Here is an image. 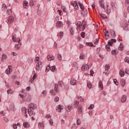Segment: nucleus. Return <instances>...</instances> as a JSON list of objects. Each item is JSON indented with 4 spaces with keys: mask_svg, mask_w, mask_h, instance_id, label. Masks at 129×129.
<instances>
[{
    "mask_svg": "<svg viewBox=\"0 0 129 129\" xmlns=\"http://www.w3.org/2000/svg\"><path fill=\"white\" fill-rule=\"evenodd\" d=\"M77 124H78V125H80V124H81V122L80 121V119H77Z\"/></svg>",
    "mask_w": 129,
    "mask_h": 129,
    "instance_id": "53",
    "label": "nucleus"
},
{
    "mask_svg": "<svg viewBox=\"0 0 129 129\" xmlns=\"http://www.w3.org/2000/svg\"><path fill=\"white\" fill-rule=\"evenodd\" d=\"M124 61L126 63H128V64H129V57L126 56L125 58H124Z\"/></svg>",
    "mask_w": 129,
    "mask_h": 129,
    "instance_id": "46",
    "label": "nucleus"
},
{
    "mask_svg": "<svg viewBox=\"0 0 129 129\" xmlns=\"http://www.w3.org/2000/svg\"><path fill=\"white\" fill-rule=\"evenodd\" d=\"M87 87L89 88H91L92 87V85L91 84V83H87Z\"/></svg>",
    "mask_w": 129,
    "mask_h": 129,
    "instance_id": "55",
    "label": "nucleus"
},
{
    "mask_svg": "<svg viewBox=\"0 0 129 129\" xmlns=\"http://www.w3.org/2000/svg\"><path fill=\"white\" fill-rule=\"evenodd\" d=\"M84 53H81L80 55V60H83L84 59Z\"/></svg>",
    "mask_w": 129,
    "mask_h": 129,
    "instance_id": "43",
    "label": "nucleus"
},
{
    "mask_svg": "<svg viewBox=\"0 0 129 129\" xmlns=\"http://www.w3.org/2000/svg\"><path fill=\"white\" fill-rule=\"evenodd\" d=\"M111 54H112V55H116V54H117V52H116V49L112 50Z\"/></svg>",
    "mask_w": 129,
    "mask_h": 129,
    "instance_id": "44",
    "label": "nucleus"
},
{
    "mask_svg": "<svg viewBox=\"0 0 129 129\" xmlns=\"http://www.w3.org/2000/svg\"><path fill=\"white\" fill-rule=\"evenodd\" d=\"M49 93L50 94H51V95H56V93L57 92H56L55 91H54V90H50Z\"/></svg>",
    "mask_w": 129,
    "mask_h": 129,
    "instance_id": "34",
    "label": "nucleus"
},
{
    "mask_svg": "<svg viewBox=\"0 0 129 129\" xmlns=\"http://www.w3.org/2000/svg\"><path fill=\"white\" fill-rule=\"evenodd\" d=\"M125 101H126V95H123L121 97V102H122V103H124Z\"/></svg>",
    "mask_w": 129,
    "mask_h": 129,
    "instance_id": "10",
    "label": "nucleus"
},
{
    "mask_svg": "<svg viewBox=\"0 0 129 129\" xmlns=\"http://www.w3.org/2000/svg\"><path fill=\"white\" fill-rule=\"evenodd\" d=\"M89 69V65L88 64H83L82 67V71H86Z\"/></svg>",
    "mask_w": 129,
    "mask_h": 129,
    "instance_id": "5",
    "label": "nucleus"
},
{
    "mask_svg": "<svg viewBox=\"0 0 129 129\" xmlns=\"http://www.w3.org/2000/svg\"><path fill=\"white\" fill-rule=\"evenodd\" d=\"M73 6L75 7V10H79V6L77 4V2L75 1L73 4Z\"/></svg>",
    "mask_w": 129,
    "mask_h": 129,
    "instance_id": "21",
    "label": "nucleus"
},
{
    "mask_svg": "<svg viewBox=\"0 0 129 129\" xmlns=\"http://www.w3.org/2000/svg\"><path fill=\"white\" fill-rule=\"evenodd\" d=\"M79 7H80V8H81V10H82V11H84L85 9H84V6H83V4L80 3V2H79Z\"/></svg>",
    "mask_w": 129,
    "mask_h": 129,
    "instance_id": "36",
    "label": "nucleus"
},
{
    "mask_svg": "<svg viewBox=\"0 0 129 129\" xmlns=\"http://www.w3.org/2000/svg\"><path fill=\"white\" fill-rule=\"evenodd\" d=\"M2 10V11H6L7 5H6V4H3Z\"/></svg>",
    "mask_w": 129,
    "mask_h": 129,
    "instance_id": "38",
    "label": "nucleus"
},
{
    "mask_svg": "<svg viewBox=\"0 0 129 129\" xmlns=\"http://www.w3.org/2000/svg\"><path fill=\"white\" fill-rule=\"evenodd\" d=\"M7 58H8V56L6 55V54L5 53H3L2 58V62H4V61H5V60H6V59H7Z\"/></svg>",
    "mask_w": 129,
    "mask_h": 129,
    "instance_id": "27",
    "label": "nucleus"
},
{
    "mask_svg": "<svg viewBox=\"0 0 129 129\" xmlns=\"http://www.w3.org/2000/svg\"><path fill=\"white\" fill-rule=\"evenodd\" d=\"M107 9L105 10V12L106 13V14H107V15H109L110 14V9L108 8V5H107Z\"/></svg>",
    "mask_w": 129,
    "mask_h": 129,
    "instance_id": "26",
    "label": "nucleus"
},
{
    "mask_svg": "<svg viewBox=\"0 0 129 129\" xmlns=\"http://www.w3.org/2000/svg\"><path fill=\"white\" fill-rule=\"evenodd\" d=\"M82 113V106L80 105L78 107V114H81Z\"/></svg>",
    "mask_w": 129,
    "mask_h": 129,
    "instance_id": "17",
    "label": "nucleus"
},
{
    "mask_svg": "<svg viewBox=\"0 0 129 129\" xmlns=\"http://www.w3.org/2000/svg\"><path fill=\"white\" fill-rule=\"evenodd\" d=\"M63 109V106L61 105H58L56 107V111L57 112H61V111Z\"/></svg>",
    "mask_w": 129,
    "mask_h": 129,
    "instance_id": "6",
    "label": "nucleus"
},
{
    "mask_svg": "<svg viewBox=\"0 0 129 129\" xmlns=\"http://www.w3.org/2000/svg\"><path fill=\"white\" fill-rule=\"evenodd\" d=\"M105 48L108 52H110V44H108L106 45Z\"/></svg>",
    "mask_w": 129,
    "mask_h": 129,
    "instance_id": "32",
    "label": "nucleus"
},
{
    "mask_svg": "<svg viewBox=\"0 0 129 129\" xmlns=\"http://www.w3.org/2000/svg\"><path fill=\"white\" fill-rule=\"evenodd\" d=\"M8 22L9 23V24H12V23H13V22H14V17L13 16H10L8 18Z\"/></svg>",
    "mask_w": 129,
    "mask_h": 129,
    "instance_id": "16",
    "label": "nucleus"
},
{
    "mask_svg": "<svg viewBox=\"0 0 129 129\" xmlns=\"http://www.w3.org/2000/svg\"><path fill=\"white\" fill-rule=\"evenodd\" d=\"M29 109H37V105L36 104H34L33 103H30L29 105Z\"/></svg>",
    "mask_w": 129,
    "mask_h": 129,
    "instance_id": "3",
    "label": "nucleus"
},
{
    "mask_svg": "<svg viewBox=\"0 0 129 129\" xmlns=\"http://www.w3.org/2000/svg\"><path fill=\"white\" fill-rule=\"evenodd\" d=\"M7 93H8V94H12L13 93H14V90L10 89L9 90H7Z\"/></svg>",
    "mask_w": 129,
    "mask_h": 129,
    "instance_id": "40",
    "label": "nucleus"
},
{
    "mask_svg": "<svg viewBox=\"0 0 129 129\" xmlns=\"http://www.w3.org/2000/svg\"><path fill=\"white\" fill-rule=\"evenodd\" d=\"M109 66H107V64H106L105 66V71H108L109 70Z\"/></svg>",
    "mask_w": 129,
    "mask_h": 129,
    "instance_id": "47",
    "label": "nucleus"
},
{
    "mask_svg": "<svg viewBox=\"0 0 129 129\" xmlns=\"http://www.w3.org/2000/svg\"><path fill=\"white\" fill-rule=\"evenodd\" d=\"M13 67L12 66H9L8 68L6 71V74H11V72L13 71Z\"/></svg>",
    "mask_w": 129,
    "mask_h": 129,
    "instance_id": "4",
    "label": "nucleus"
},
{
    "mask_svg": "<svg viewBox=\"0 0 129 129\" xmlns=\"http://www.w3.org/2000/svg\"><path fill=\"white\" fill-rule=\"evenodd\" d=\"M85 32H82L81 34V36L82 38H85Z\"/></svg>",
    "mask_w": 129,
    "mask_h": 129,
    "instance_id": "57",
    "label": "nucleus"
},
{
    "mask_svg": "<svg viewBox=\"0 0 129 129\" xmlns=\"http://www.w3.org/2000/svg\"><path fill=\"white\" fill-rule=\"evenodd\" d=\"M57 36H59L60 38H62V37H63V32H60L59 33L57 34Z\"/></svg>",
    "mask_w": 129,
    "mask_h": 129,
    "instance_id": "56",
    "label": "nucleus"
},
{
    "mask_svg": "<svg viewBox=\"0 0 129 129\" xmlns=\"http://www.w3.org/2000/svg\"><path fill=\"white\" fill-rule=\"evenodd\" d=\"M58 84H54V90L55 92H59V89L58 88Z\"/></svg>",
    "mask_w": 129,
    "mask_h": 129,
    "instance_id": "22",
    "label": "nucleus"
},
{
    "mask_svg": "<svg viewBox=\"0 0 129 129\" xmlns=\"http://www.w3.org/2000/svg\"><path fill=\"white\" fill-rule=\"evenodd\" d=\"M119 50H120V51H123V46L121 45V43H120V45L119 46Z\"/></svg>",
    "mask_w": 129,
    "mask_h": 129,
    "instance_id": "50",
    "label": "nucleus"
},
{
    "mask_svg": "<svg viewBox=\"0 0 129 129\" xmlns=\"http://www.w3.org/2000/svg\"><path fill=\"white\" fill-rule=\"evenodd\" d=\"M35 4H36V0H30L29 2V5L30 7H33Z\"/></svg>",
    "mask_w": 129,
    "mask_h": 129,
    "instance_id": "20",
    "label": "nucleus"
},
{
    "mask_svg": "<svg viewBox=\"0 0 129 129\" xmlns=\"http://www.w3.org/2000/svg\"><path fill=\"white\" fill-rule=\"evenodd\" d=\"M86 26V24H84L80 25L79 27L81 30H82V31H84V30H85Z\"/></svg>",
    "mask_w": 129,
    "mask_h": 129,
    "instance_id": "23",
    "label": "nucleus"
},
{
    "mask_svg": "<svg viewBox=\"0 0 129 129\" xmlns=\"http://www.w3.org/2000/svg\"><path fill=\"white\" fill-rule=\"evenodd\" d=\"M120 83H121V86L123 87V86L125 85V80H124V79H122L120 81Z\"/></svg>",
    "mask_w": 129,
    "mask_h": 129,
    "instance_id": "30",
    "label": "nucleus"
},
{
    "mask_svg": "<svg viewBox=\"0 0 129 129\" xmlns=\"http://www.w3.org/2000/svg\"><path fill=\"white\" fill-rule=\"evenodd\" d=\"M57 58L59 61H61L62 60V55L60 54H58L57 55Z\"/></svg>",
    "mask_w": 129,
    "mask_h": 129,
    "instance_id": "48",
    "label": "nucleus"
},
{
    "mask_svg": "<svg viewBox=\"0 0 129 129\" xmlns=\"http://www.w3.org/2000/svg\"><path fill=\"white\" fill-rule=\"evenodd\" d=\"M124 31H129V25L127 23H126L123 27Z\"/></svg>",
    "mask_w": 129,
    "mask_h": 129,
    "instance_id": "15",
    "label": "nucleus"
},
{
    "mask_svg": "<svg viewBox=\"0 0 129 129\" xmlns=\"http://www.w3.org/2000/svg\"><path fill=\"white\" fill-rule=\"evenodd\" d=\"M54 101H55L56 102H57V101H59V97H56L54 98Z\"/></svg>",
    "mask_w": 129,
    "mask_h": 129,
    "instance_id": "63",
    "label": "nucleus"
},
{
    "mask_svg": "<svg viewBox=\"0 0 129 129\" xmlns=\"http://www.w3.org/2000/svg\"><path fill=\"white\" fill-rule=\"evenodd\" d=\"M79 101L77 100L76 101L75 103L74 104V106L76 107V108H77V107H78V105L79 104Z\"/></svg>",
    "mask_w": 129,
    "mask_h": 129,
    "instance_id": "37",
    "label": "nucleus"
},
{
    "mask_svg": "<svg viewBox=\"0 0 129 129\" xmlns=\"http://www.w3.org/2000/svg\"><path fill=\"white\" fill-rule=\"evenodd\" d=\"M93 108H94V105L91 104L90 106V107H89L88 109L91 110V109H93Z\"/></svg>",
    "mask_w": 129,
    "mask_h": 129,
    "instance_id": "52",
    "label": "nucleus"
},
{
    "mask_svg": "<svg viewBox=\"0 0 129 129\" xmlns=\"http://www.w3.org/2000/svg\"><path fill=\"white\" fill-rule=\"evenodd\" d=\"M94 74V72L91 70L90 71V76H93V75Z\"/></svg>",
    "mask_w": 129,
    "mask_h": 129,
    "instance_id": "61",
    "label": "nucleus"
},
{
    "mask_svg": "<svg viewBox=\"0 0 129 129\" xmlns=\"http://www.w3.org/2000/svg\"><path fill=\"white\" fill-rule=\"evenodd\" d=\"M100 16L101 17V18H102V19H107V17H104L103 16V15H102V14L100 13L99 14Z\"/></svg>",
    "mask_w": 129,
    "mask_h": 129,
    "instance_id": "60",
    "label": "nucleus"
},
{
    "mask_svg": "<svg viewBox=\"0 0 129 129\" xmlns=\"http://www.w3.org/2000/svg\"><path fill=\"white\" fill-rule=\"evenodd\" d=\"M13 128L14 129L18 128V125L16 123L14 124V125H13Z\"/></svg>",
    "mask_w": 129,
    "mask_h": 129,
    "instance_id": "62",
    "label": "nucleus"
},
{
    "mask_svg": "<svg viewBox=\"0 0 129 129\" xmlns=\"http://www.w3.org/2000/svg\"><path fill=\"white\" fill-rule=\"evenodd\" d=\"M111 6L113 9H115V5H114V3L112 2L111 3Z\"/></svg>",
    "mask_w": 129,
    "mask_h": 129,
    "instance_id": "59",
    "label": "nucleus"
},
{
    "mask_svg": "<svg viewBox=\"0 0 129 129\" xmlns=\"http://www.w3.org/2000/svg\"><path fill=\"white\" fill-rule=\"evenodd\" d=\"M42 64H43V62L41 61L38 62V63L36 64V69L37 71H40V70H41V69H42V67H43V66H42Z\"/></svg>",
    "mask_w": 129,
    "mask_h": 129,
    "instance_id": "1",
    "label": "nucleus"
},
{
    "mask_svg": "<svg viewBox=\"0 0 129 129\" xmlns=\"http://www.w3.org/2000/svg\"><path fill=\"white\" fill-rule=\"evenodd\" d=\"M63 26V22H62L61 21H57L56 22V27H57V28H61V27H62Z\"/></svg>",
    "mask_w": 129,
    "mask_h": 129,
    "instance_id": "11",
    "label": "nucleus"
},
{
    "mask_svg": "<svg viewBox=\"0 0 129 129\" xmlns=\"http://www.w3.org/2000/svg\"><path fill=\"white\" fill-rule=\"evenodd\" d=\"M70 83L71 85H76V83H77V81L74 79H72L70 81Z\"/></svg>",
    "mask_w": 129,
    "mask_h": 129,
    "instance_id": "13",
    "label": "nucleus"
},
{
    "mask_svg": "<svg viewBox=\"0 0 129 129\" xmlns=\"http://www.w3.org/2000/svg\"><path fill=\"white\" fill-rule=\"evenodd\" d=\"M70 31L71 35H74L75 32H74V30H73V28H71L70 29Z\"/></svg>",
    "mask_w": 129,
    "mask_h": 129,
    "instance_id": "45",
    "label": "nucleus"
},
{
    "mask_svg": "<svg viewBox=\"0 0 129 129\" xmlns=\"http://www.w3.org/2000/svg\"><path fill=\"white\" fill-rule=\"evenodd\" d=\"M21 110L23 113H27V108H26L25 107H23V108H22Z\"/></svg>",
    "mask_w": 129,
    "mask_h": 129,
    "instance_id": "39",
    "label": "nucleus"
},
{
    "mask_svg": "<svg viewBox=\"0 0 129 129\" xmlns=\"http://www.w3.org/2000/svg\"><path fill=\"white\" fill-rule=\"evenodd\" d=\"M24 99L26 100V101H28V102H31L32 99L29 94H24Z\"/></svg>",
    "mask_w": 129,
    "mask_h": 129,
    "instance_id": "2",
    "label": "nucleus"
},
{
    "mask_svg": "<svg viewBox=\"0 0 129 129\" xmlns=\"http://www.w3.org/2000/svg\"><path fill=\"white\" fill-rule=\"evenodd\" d=\"M28 111L29 115H33V111H32V109H28Z\"/></svg>",
    "mask_w": 129,
    "mask_h": 129,
    "instance_id": "41",
    "label": "nucleus"
},
{
    "mask_svg": "<svg viewBox=\"0 0 129 129\" xmlns=\"http://www.w3.org/2000/svg\"><path fill=\"white\" fill-rule=\"evenodd\" d=\"M72 108H73V104H72L71 105H68L67 107L66 108V109L67 111H68V112H70Z\"/></svg>",
    "mask_w": 129,
    "mask_h": 129,
    "instance_id": "8",
    "label": "nucleus"
},
{
    "mask_svg": "<svg viewBox=\"0 0 129 129\" xmlns=\"http://www.w3.org/2000/svg\"><path fill=\"white\" fill-rule=\"evenodd\" d=\"M58 84L59 85V86H60V87H62L64 85L63 81H58Z\"/></svg>",
    "mask_w": 129,
    "mask_h": 129,
    "instance_id": "35",
    "label": "nucleus"
},
{
    "mask_svg": "<svg viewBox=\"0 0 129 129\" xmlns=\"http://www.w3.org/2000/svg\"><path fill=\"white\" fill-rule=\"evenodd\" d=\"M7 13L9 15L11 16L12 15V10L10 9L7 10Z\"/></svg>",
    "mask_w": 129,
    "mask_h": 129,
    "instance_id": "49",
    "label": "nucleus"
},
{
    "mask_svg": "<svg viewBox=\"0 0 129 129\" xmlns=\"http://www.w3.org/2000/svg\"><path fill=\"white\" fill-rule=\"evenodd\" d=\"M113 81L116 85H118V82L117 81V80H116V79H114Z\"/></svg>",
    "mask_w": 129,
    "mask_h": 129,
    "instance_id": "51",
    "label": "nucleus"
},
{
    "mask_svg": "<svg viewBox=\"0 0 129 129\" xmlns=\"http://www.w3.org/2000/svg\"><path fill=\"white\" fill-rule=\"evenodd\" d=\"M110 33L112 36V38H115V37H116V34H115V32H114L113 30H111Z\"/></svg>",
    "mask_w": 129,
    "mask_h": 129,
    "instance_id": "19",
    "label": "nucleus"
},
{
    "mask_svg": "<svg viewBox=\"0 0 129 129\" xmlns=\"http://www.w3.org/2000/svg\"><path fill=\"white\" fill-rule=\"evenodd\" d=\"M23 125L25 128H29V127H30V123L28 122H24Z\"/></svg>",
    "mask_w": 129,
    "mask_h": 129,
    "instance_id": "14",
    "label": "nucleus"
},
{
    "mask_svg": "<svg viewBox=\"0 0 129 129\" xmlns=\"http://www.w3.org/2000/svg\"><path fill=\"white\" fill-rule=\"evenodd\" d=\"M86 45L89 46V47H94V45L92 42H86Z\"/></svg>",
    "mask_w": 129,
    "mask_h": 129,
    "instance_id": "31",
    "label": "nucleus"
},
{
    "mask_svg": "<svg viewBox=\"0 0 129 129\" xmlns=\"http://www.w3.org/2000/svg\"><path fill=\"white\" fill-rule=\"evenodd\" d=\"M12 38L13 42H18V43H20L21 42V39L20 38H16L14 34H12Z\"/></svg>",
    "mask_w": 129,
    "mask_h": 129,
    "instance_id": "7",
    "label": "nucleus"
},
{
    "mask_svg": "<svg viewBox=\"0 0 129 129\" xmlns=\"http://www.w3.org/2000/svg\"><path fill=\"white\" fill-rule=\"evenodd\" d=\"M48 68H49L50 70H51L52 72H55V71H56V66H55L48 67Z\"/></svg>",
    "mask_w": 129,
    "mask_h": 129,
    "instance_id": "18",
    "label": "nucleus"
},
{
    "mask_svg": "<svg viewBox=\"0 0 129 129\" xmlns=\"http://www.w3.org/2000/svg\"><path fill=\"white\" fill-rule=\"evenodd\" d=\"M28 6H29V3L27 1L23 2V7L24 9H27Z\"/></svg>",
    "mask_w": 129,
    "mask_h": 129,
    "instance_id": "25",
    "label": "nucleus"
},
{
    "mask_svg": "<svg viewBox=\"0 0 129 129\" xmlns=\"http://www.w3.org/2000/svg\"><path fill=\"white\" fill-rule=\"evenodd\" d=\"M99 4H100V7H101L102 9H104V10H105V7H104V4L103 2V0H99Z\"/></svg>",
    "mask_w": 129,
    "mask_h": 129,
    "instance_id": "12",
    "label": "nucleus"
},
{
    "mask_svg": "<svg viewBox=\"0 0 129 129\" xmlns=\"http://www.w3.org/2000/svg\"><path fill=\"white\" fill-rule=\"evenodd\" d=\"M98 42H99V40H98V39H96L95 41H94V44H95V45H97V44H98Z\"/></svg>",
    "mask_w": 129,
    "mask_h": 129,
    "instance_id": "54",
    "label": "nucleus"
},
{
    "mask_svg": "<svg viewBox=\"0 0 129 129\" xmlns=\"http://www.w3.org/2000/svg\"><path fill=\"white\" fill-rule=\"evenodd\" d=\"M49 123L51 124V125H52L53 124V119H49Z\"/></svg>",
    "mask_w": 129,
    "mask_h": 129,
    "instance_id": "64",
    "label": "nucleus"
},
{
    "mask_svg": "<svg viewBox=\"0 0 129 129\" xmlns=\"http://www.w3.org/2000/svg\"><path fill=\"white\" fill-rule=\"evenodd\" d=\"M73 66L75 68H77V69H78V63H77V62H74Z\"/></svg>",
    "mask_w": 129,
    "mask_h": 129,
    "instance_id": "42",
    "label": "nucleus"
},
{
    "mask_svg": "<svg viewBox=\"0 0 129 129\" xmlns=\"http://www.w3.org/2000/svg\"><path fill=\"white\" fill-rule=\"evenodd\" d=\"M11 106H12V109L13 111H16V108L15 107V105L14 104H13L12 105H11Z\"/></svg>",
    "mask_w": 129,
    "mask_h": 129,
    "instance_id": "58",
    "label": "nucleus"
},
{
    "mask_svg": "<svg viewBox=\"0 0 129 129\" xmlns=\"http://www.w3.org/2000/svg\"><path fill=\"white\" fill-rule=\"evenodd\" d=\"M55 57L54 56H51L50 55L47 56V59L48 61H51V60H54Z\"/></svg>",
    "mask_w": 129,
    "mask_h": 129,
    "instance_id": "33",
    "label": "nucleus"
},
{
    "mask_svg": "<svg viewBox=\"0 0 129 129\" xmlns=\"http://www.w3.org/2000/svg\"><path fill=\"white\" fill-rule=\"evenodd\" d=\"M119 75H120L121 77H123V76H124V71L123 70H120Z\"/></svg>",
    "mask_w": 129,
    "mask_h": 129,
    "instance_id": "29",
    "label": "nucleus"
},
{
    "mask_svg": "<svg viewBox=\"0 0 129 129\" xmlns=\"http://www.w3.org/2000/svg\"><path fill=\"white\" fill-rule=\"evenodd\" d=\"M113 43H116V39H111L110 41H108V44L110 46H112Z\"/></svg>",
    "mask_w": 129,
    "mask_h": 129,
    "instance_id": "9",
    "label": "nucleus"
},
{
    "mask_svg": "<svg viewBox=\"0 0 129 129\" xmlns=\"http://www.w3.org/2000/svg\"><path fill=\"white\" fill-rule=\"evenodd\" d=\"M99 87L101 89V90H103V84H102V82L100 80L99 81Z\"/></svg>",
    "mask_w": 129,
    "mask_h": 129,
    "instance_id": "24",
    "label": "nucleus"
},
{
    "mask_svg": "<svg viewBox=\"0 0 129 129\" xmlns=\"http://www.w3.org/2000/svg\"><path fill=\"white\" fill-rule=\"evenodd\" d=\"M21 46H22V44L20 43V42L18 43V44H15V49L16 50H19V49H20V47H21Z\"/></svg>",
    "mask_w": 129,
    "mask_h": 129,
    "instance_id": "28",
    "label": "nucleus"
}]
</instances>
